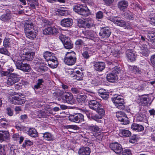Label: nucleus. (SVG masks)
Here are the masks:
<instances>
[{
  "label": "nucleus",
  "mask_w": 155,
  "mask_h": 155,
  "mask_svg": "<svg viewBox=\"0 0 155 155\" xmlns=\"http://www.w3.org/2000/svg\"><path fill=\"white\" fill-rule=\"evenodd\" d=\"M105 4L108 5H110L112 4L114 0H103Z\"/></svg>",
  "instance_id": "61"
},
{
  "label": "nucleus",
  "mask_w": 155,
  "mask_h": 155,
  "mask_svg": "<svg viewBox=\"0 0 155 155\" xmlns=\"http://www.w3.org/2000/svg\"><path fill=\"white\" fill-rule=\"evenodd\" d=\"M28 132V135L32 137H36L38 136V133L36 130L33 128H30Z\"/></svg>",
  "instance_id": "32"
},
{
  "label": "nucleus",
  "mask_w": 155,
  "mask_h": 155,
  "mask_svg": "<svg viewBox=\"0 0 155 155\" xmlns=\"http://www.w3.org/2000/svg\"><path fill=\"white\" fill-rule=\"evenodd\" d=\"M65 127L66 129H72L75 130H78V128L77 126L74 125H66Z\"/></svg>",
  "instance_id": "53"
},
{
  "label": "nucleus",
  "mask_w": 155,
  "mask_h": 155,
  "mask_svg": "<svg viewBox=\"0 0 155 155\" xmlns=\"http://www.w3.org/2000/svg\"><path fill=\"white\" fill-rule=\"evenodd\" d=\"M44 82V80L42 79H39L37 81L36 84L34 85L33 88L36 91L37 90L41 87L42 83Z\"/></svg>",
  "instance_id": "34"
},
{
  "label": "nucleus",
  "mask_w": 155,
  "mask_h": 155,
  "mask_svg": "<svg viewBox=\"0 0 155 155\" xmlns=\"http://www.w3.org/2000/svg\"><path fill=\"white\" fill-rule=\"evenodd\" d=\"M122 153L123 155H130L131 154V151L130 149H126L122 151Z\"/></svg>",
  "instance_id": "57"
},
{
  "label": "nucleus",
  "mask_w": 155,
  "mask_h": 155,
  "mask_svg": "<svg viewBox=\"0 0 155 155\" xmlns=\"http://www.w3.org/2000/svg\"><path fill=\"white\" fill-rule=\"evenodd\" d=\"M93 22L91 18H87L84 21L81 19L78 21V25L80 27L90 28L93 26Z\"/></svg>",
  "instance_id": "5"
},
{
  "label": "nucleus",
  "mask_w": 155,
  "mask_h": 155,
  "mask_svg": "<svg viewBox=\"0 0 155 155\" xmlns=\"http://www.w3.org/2000/svg\"><path fill=\"white\" fill-rule=\"evenodd\" d=\"M76 61V54L74 51L67 53L64 58V62L65 64L69 65H72L75 63Z\"/></svg>",
  "instance_id": "2"
},
{
  "label": "nucleus",
  "mask_w": 155,
  "mask_h": 155,
  "mask_svg": "<svg viewBox=\"0 0 155 155\" xmlns=\"http://www.w3.org/2000/svg\"><path fill=\"white\" fill-rule=\"evenodd\" d=\"M58 32V29L54 27H48L43 30V34L45 35L56 34Z\"/></svg>",
  "instance_id": "13"
},
{
  "label": "nucleus",
  "mask_w": 155,
  "mask_h": 155,
  "mask_svg": "<svg viewBox=\"0 0 155 155\" xmlns=\"http://www.w3.org/2000/svg\"><path fill=\"white\" fill-rule=\"evenodd\" d=\"M111 21L118 26L121 27H126L127 24L125 21L120 17H114Z\"/></svg>",
  "instance_id": "12"
},
{
  "label": "nucleus",
  "mask_w": 155,
  "mask_h": 155,
  "mask_svg": "<svg viewBox=\"0 0 155 155\" xmlns=\"http://www.w3.org/2000/svg\"><path fill=\"white\" fill-rule=\"evenodd\" d=\"M89 107L91 109L95 110H97L101 106V104L96 100H92L88 102Z\"/></svg>",
  "instance_id": "16"
},
{
  "label": "nucleus",
  "mask_w": 155,
  "mask_h": 155,
  "mask_svg": "<svg viewBox=\"0 0 155 155\" xmlns=\"http://www.w3.org/2000/svg\"><path fill=\"white\" fill-rule=\"evenodd\" d=\"M154 14L153 13H150L147 18V21H149L152 25H155V20L154 19Z\"/></svg>",
  "instance_id": "36"
},
{
  "label": "nucleus",
  "mask_w": 155,
  "mask_h": 155,
  "mask_svg": "<svg viewBox=\"0 0 155 155\" xmlns=\"http://www.w3.org/2000/svg\"><path fill=\"white\" fill-rule=\"evenodd\" d=\"M89 129L92 131L94 132H97L99 131V128L97 126H90L89 127Z\"/></svg>",
  "instance_id": "49"
},
{
  "label": "nucleus",
  "mask_w": 155,
  "mask_h": 155,
  "mask_svg": "<svg viewBox=\"0 0 155 155\" xmlns=\"http://www.w3.org/2000/svg\"><path fill=\"white\" fill-rule=\"evenodd\" d=\"M107 80L110 82L113 83L118 79L117 75L112 72L108 74L106 76Z\"/></svg>",
  "instance_id": "18"
},
{
  "label": "nucleus",
  "mask_w": 155,
  "mask_h": 155,
  "mask_svg": "<svg viewBox=\"0 0 155 155\" xmlns=\"http://www.w3.org/2000/svg\"><path fill=\"white\" fill-rule=\"evenodd\" d=\"M87 97L85 95H78L77 96V100L78 103L82 105L84 104L87 101Z\"/></svg>",
  "instance_id": "23"
},
{
  "label": "nucleus",
  "mask_w": 155,
  "mask_h": 155,
  "mask_svg": "<svg viewBox=\"0 0 155 155\" xmlns=\"http://www.w3.org/2000/svg\"><path fill=\"white\" fill-rule=\"evenodd\" d=\"M119 121L122 122V124L124 125L127 124L129 123V121L128 120V118L126 115L123 117V118H121V119H120Z\"/></svg>",
  "instance_id": "40"
},
{
  "label": "nucleus",
  "mask_w": 155,
  "mask_h": 155,
  "mask_svg": "<svg viewBox=\"0 0 155 155\" xmlns=\"http://www.w3.org/2000/svg\"><path fill=\"white\" fill-rule=\"evenodd\" d=\"M105 64L104 62H96L94 65V68L95 70L98 71H101L105 68Z\"/></svg>",
  "instance_id": "20"
},
{
  "label": "nucleus",
  "mask_w": 155,
  "mask_h": 155,
  "mask_svg": "<svg viewBox=\"0 0 155 155\" xmlns=\"http://www.w3.org/2000/svg\"><path fill=\"white\" fill-rule=\"evenodd\" d=\"M131 128L138 132L144 130V127L141 125L133 123L131 126Z\"/></svg>",
  "instance_id": "27"
},
{
  "label": "nucleus",
  "mask_w": 155,
  "mask_h": 155,
  "mask_svg": "<svg viewBox=\"0 0 155 155\" xmlns=\"http://www.w3.org/2000/svg\"><path fill=\"white\" fill-rule=\"evenodd\" d=\"M109 93L108 92H105L102 94H100V96L104 100H106L108 98Z\"/></svg>",
  "instance_id": "52"
},
{
  "label": "nucleus",
  "mask_w": 155,
  "mask_h": 155,
  "mask_svg": "<svg viewBox=\"0 0 155 155\" xmlns=\"http://www.w3.org/2000/svg\"><path fill=\"white\" fill-rule=\"evenodd\" d=\"M0 53L8 56L10 54L7 50L5 48H2L0 49Z\"/></svg>",
  "instance_id": "46"
},
{
  "label": "nucleus",
  "mask_w": 155,
  "mask_h": 155,
  "mask_svg": "<svg viewBox=\"0 0 155 155\" xmlns=\"http://www.w3.org/2000/svg\"><path fill=\"white\" fill-rule=\"evenodd\" d=\"M96 137L97 139L99 140H102L103 136L100 134H98L97 133H95V135H94Z\"/></svg>",
  "instance_id": "63"
},
{
  "label": "nucleus",
  "mask_w": 155,
  "mask_h": 155,
  "mask_svg": "<svg viewBox=\"0 0 155 155\" xmlns=\"http://www.w3.org/2000/svg\"><path fill=\"white\" fill-rule=\"evenodd\" d=\"M82 55L84 58L87 59L88 58L90 57L88 52L87 51H85L84 52L82 53Z\"/></svg>",
  "instance_id": "60"
},
{
  "label": "nucleus",
  "mask_w": 155,
  "mask_h": 155,
  "mask_svg": "<svg viewBox=\"0 0 155 155\" xmlns=\"http://www.w3.org/2000/svg\"><path fill=\"white\" fill-rule=\"evenodd\" d=\"M125 114L121 111H118L116 113V116L118 118V120L119 121L120 119L123 118V117L126 116Z\"/></svg>",
  "instance_id": "44"
},
{
  "label": "nucleus",
  "mask_w": 155,
  "mask_h": 155,
  "mask_svg": "<svg viewBox=\"0 0 155 155\" xmlns=\"http://www.w3.org/2000/svg\"><path fill=\"white\" fill-rule=\"evenodd\" d=\"M103 17V14L102 12L99 11L96 14V17L97 18L101 19Z\"/></svg>",
  "instance_id": "58"
},
{
  "label": "nucleus",
  "mask_w": 155,
  "mask_h": 155,
  "mask_svg": "<svg viewBox=\"0 0 155 155\" xmlns=\"http://www.w3.org/2000/svg\"><path fill=\"white\" fill-rule=\"evenodd\" d=\"M84 44V41L81 39L77 40L75 42V44L76 45H82Z\"/></svg>",
  "instance_id": "56"
},
{
  "label": "nucleus",
  "mask_w": 155,
  "mask_h": 155,
  "mask_svg": "<svg viewBox=\"0 0 155 155\" xmlns=\"http://www.w3.org/2000/svg\"><path fill=\"white\" fill-rule=\"evenodd\" d=\"M121 71V69L120 68V67L115 66L114 67L112 68V73L116 74L117 75L120 73Z\"/></svg>",
  "instance_id": "42"
},
{
  "label": "nucleus",
  "mask_w": 155,
  "mask_h": 155,
  "mask_svg": "<svg viewBox=\"0 0 155 155\" xmlns=\"http://www.w3.org/2000/svg\"><path fill=\"white\" fill-rule=\"evenodd\" d=\"M48 64L49 66L53 68H56L58 64V61H57V58L55 57H53V58L51 59V60L48 61Z\"/></svg>",
  "instance_id": "24"
},
{
  "label": "nucleus",
  "mask_w": 155,
  "mask_h": 155,
  "mask_svg": "<svg viewBox=\"0 0 155 155\" xmlns=\"http://www.w3.org/2000/svg\"><path fill=\"white\" fill-rule=\"evenodd\" d=\"M11 38H5L3 41V46L5 48L9 47L10 45Z\"/></svg>",
  "instance_id": "39"
},
{
  "label": "nucleus",
  "mask_w": 155,
  "mask_h": 155,
  "mask_svg": "<svg viewBox=\"0 0 155 155\" xmlns=\"http://www.w3.org/2000/svg\"><path fill=\"white\" fill-rule=\"evenodd\" d=\"M147 37L149 40L150 39V41L153 42L154 39H155V33L150 31L147 33Z\"/></svg>",
  "instance_id": "37"
},
{
  "label": "nucleus",
  "mask_w": 155,
  "mask_h": 155,
  "mask_svg": "<svg viewBox=\"0 0 155 155\" xmlns=\"http://www.w3.org/2000/svg\"><path fill=\"white\" fill-rule=\"evenodd\" d=\"M43 137L45 140L48 141H51L54 140L53 136L51 133L48 132H46L43 134Z\"/></svg>",
  "instance_id": "31"
},
{
  "label": "nucleus",
  "mask_w": 155,
  "mask_h": 155,
  "mask_svg": "<svg viewBox=\"0 0 155 155\" xmlns=\"http://www.w3.org/2000/svg\"><path fill=\"white\" fill-rule=\"evenodd\" d=\"M100 115H104L105 114V111L104 109L102 108V106L99 107V108H98L97 110H95Z\"/></svg>",
  "instance_id": "48"
},
{
  "label": "nucleus",
  "mask_w": 155,
  "mask_h": 155,
  "mask_svg": "<svg viewBox=\"0 0 155 155\" xmlns=\"http://www.w3.org/2000/svg\"><path fill=\"white\" fill-rule=\"evenodd\" d=\"M61 40L65 48L70 49L73 48V44L70 39L68 38H64Z\"/></svg>",
  "instance_id": "17"
},
{
  "label": "nucleus",
  "mask_w": 155,
  "mask_h": 155,
  "mask_svg": "<svg viewBox=\"0 0 155 155\" xmlns=\"http://www.w3.org/2000/svg\"><path fill=\"white\" fill-rule=\"evenodd\" d=\"M25 33L26 36L31 39H34L37 34V31L33 29L31 31L25 30Z\"/></svg>",
  "instance_id": "19"
},
{
  "label": "nucleus",
  "mask_w": 155,
  "mask_h": 155,
  "mask_svg": "<svg viewBox=\"0 0 155 155\" xmlns=\"http://www.w3.org/2000/svg\"><path fill=\"white\" fill-rule=\"evenodd\" d=\"M112 101L116 107L120 109H123L125 108V106L123 102L124 99L120 97V96L113 97L112 99Z\"/></svg>",
  "instance_id": "6"
},
{
  "label": "nucleus",
  "mask_w": 155,
  "mask_h": 155,
  "mask_svg": "<svg viewBox=\"0 0 155 155\" xmlns=\"http://www.w3.org/2000/svg\"><path fill=\"white\" fill-rule=\"evenodd\" d=\"M73 20L70 18H64L61 21V25L63 27H69L72 26Z\"/></svg>",
  "instance_id": "15"
},
{
  "label": "nucleus",
  "mask_w": 155,
  "mask_h": 155,
  "mask_svg": "<svg viewBox=\"0 0 155 155\" xmlns=\"http://www.w3.org/2000/svg\"><path fill=\"white\" fill-rule=\"evenodd\" d=\"M0 133V140L2 141L5 140H8L9 137V134L8 131H2Z\"/></svg>",
  "instance_id": "26"
},
{
  "label": "nucleus",
  "mask_w": 155,
  "mask_h": 155,
  "mask_svg": "<svg viewBox=\"0 0 155 155\" xmlns=\"http://www.w3.org/2000/svg\"><path fill=\"white\" fill-rule=\"evenodd\" d=\"M33 144V143L29 140H25V142L23 143L22 146L25 147L26 146H30Z\"/></svg>",
  "instance_id": "51"
},
{
  "label": "nucleus",
  "mask_w": 155,
  "mask_h": 155,
  "mask_svg": "<svg viewBox=\"0 0 155 155\" xmlns=\"http://www.w3.org/2000/svg\"><path fill=\"white\" fill-rule=\"evenodd\" d=\"M38 116L40 117H44L45 116V113L44 111H40V112H38Z\"/></svg>",
  "instance_id": "64"
},
{
  "label": "nucleus",
  "mask_w": 155,
  "mask_h": 155,
  "mask_svg": "<svg viewBox=\"0 0 155 155\" xmlns=\"http://www.w3.org/2000/svg\"><path fill=\"white\" fill-rule=\"evenodd\" d=\"M137 136L136 135H133L129 139V141L130 143H134L137 141Z\"/></svg>",
  "instance_id": "45"
},
{
  "label": "nucleus",
  "mask_w": 155,
  "mask_h": 155,
  "mask_svg": "<svg viewBox=\"0 0 155 155\" xmlns=\"http://www.w3.org/2000/svg\"><path fill=\"white\" fill-rule=\"evenodd\" d=\"M17 74L14 73H11L7 80V84L9 85H12L19 80Z\"/></svg>",
  "instance_id": "8"
},
{
  "label": "nucleus",
  "mask_w": 155,
  "mask_h": 155,
  "mask_svg": "<svg viewBox=\"0 0 155 155\" xmlns=\"http://www.w3.org/2000/svg\"><path fill=\"white\" fill-rule=\"evenodd\" d=\"M34 29V26L32 23L30 21H28L26 22L24 25V30L30 31V30Z\"/></svg>",
  "instance_id": "30"
},
{
  "label": "nucleus",
  "mask_w": 155,
  "mask_h": 155,
  "mask_svg": "<svg viewBox=\"0 0 155 155\" xmlns=\"http://www.w3.org/2000/svg\"><path fill=\"white\" fill-rule=\"evenodd\" d=\"M11 18V12L9 11H6V13L0 17V19L4 21H8Z\"/></svg>",
  "instance_id": "25"
},
{
  "label": "nucleus",
  "mask_w": 155,
  "mask_h": 155,
  "mask_svg": "<svg viewBox=\"0 0 155 155\" xmlns=\"http://www.w3.org/2000/svg\"><path fill=\"white\" fill-rule=\"evenodd\" d=\"M63 99L64 102L71 104H73L75 102L72 95L69 93H67L63 95Z\"/></svg>",
  "instance_id": "10"
},
{
  "label": "nucleus",
  "mask_w": 155,
  "mask_h": 155,
  "mask_svg": "<svg viewBox=\"0 0 155 155\" xmlns=\"http://www.w3.org/2000/svg\"><path fill=\"white\" fill-rule=\"evenodd\" d=\"M81 89L76 87H72L71 88V91L72 93L74 94L78 95L80 94L81 91Z\"/></svg>",
  "instance_id": "43"
},
{
  "label": "nucleus",
  "mask_w": 155,
  "mask_h": 155,
  "mask_svg": "<svg viewBox=\"0 0 155 155\" xmlns=\"http://www.w3.org/2000/svg\"><path fill=\"white\" fill-rule=\"evenodd\" d=\"M110 147L112 150L117 154H120L123 151V149L121 145L117 142L111 143Z\"/></svg>",
  "instance_id": "7"
},
{
  "label": "nucleus",
  "mask_w": 155,
  "mask_h": 155,
  "mask_svg": "<svg viewBox=\"0 0 155 155\" xmlns=\"http://www.w3.org/2000/svg\"><path fill=\"white\" fill-rule=\"evenodd\" d=\"M119 134L122 137H127L131 135V133L129 130L125 129L120 130Z\"/></svg>",
  "instance_id": "29"
},
{
  "label": "nucleus",
  "mask_w": 155,
  "mask_h": 155,
  "mask_svg": "<svg viewBox=\"0 0 155 155\" xmlns=\"http://www.w3.org/2000/svg\"><path fill=\"white\" fill-rule=\"evenodd\" d=\"M126 56L128 61L133 62L135 61L137 56L132 50L128 49L126 52Z\"/></svg>",
  "instance_id": "14"
},
{
  "label": "nucleus",
  "mask_w": 155,
  "mask_h": 155,
  "mask_svg": "<svg viewBox=\"0 0 155 155\" xmlns=\"http://www.w3.org/2000/svg\"><path fill=\"white\" fill-rule=\"evenodd\" d=\"M8 115L10 116H12L13 115V113L11 109L9 108H7L6 109Z\"/></svg>",
  "instance_id": "62"
},
{
  "label": "nucleus",
  "mask_w": 155,
  "mask_h": 155,
  "mask_svg": "<svg viewBox=\"0 0 155 155\" xmlns=\"http://www.w3.org/2000/svg\"><path fill=\"white\" fill-rule=\"evenodd\" d=\"M151 63L154 67H155V54L152 55L150 58Z\"/></svg>",
  "instance_id": "59"
},
{
  "label": "nucleus",
  "mask_w": 155,
  "mask_h": 155,
  "mask_svg": "<svg viewBox=\"0 0 155 155\" xmlns=\"http://www.w3.org/2000/svg\"><path fill=\"white\" fill-rule=\"evenodd\" d=\"M89 81L91 84L94 86L97 85L99 83L98 78L97 77L91 80L89 79Z\"/></svg>",
  "instance_id": "41"
},
{
  "label": "nucleus",
  "mask_w": 155,
  "mask_h": 155,
  "mask_svg": "<svg viewBox=\"0 0 155 155\" xmlns=\"http://www.w3.org/2000/svg\"><path fill=\"white\" fill-rule=\"evenodd\" d=\"M74 11L78 14L84 16H87L90 14V11L87 8L78 5L74 6Z\"/></svg>",
  "instance_id": "3"
},
{
  "label": "nucleus",
  "mask_w": 155,
  "mask_h": 155,
  "mask_svg": "<svg viewBox=\"0 0 155 155\" xmlns=\"http://www.w3.org/2000/svg\"><path fill=\"white\" fill-rule=\"evenodd\" d=\"M9 101L11 103L15 104H22L25 102L24 99L19 96H13L9 98Z\"/></svg>",
  "instance_id": "9"
},
{
  "label": "nucleus",
  "mask_w": 155,
  "mask_h": 155,
  "mask_svg": "<svg viewBox=\"0 0 155 155\" xmlns=\"http://www.w3.org/2000/svg\"><path fill=\"white\" fill-rule=\"evenodd\" d=\"M124 17L128 20H133L134 15L131 13L125 12L124 15Z\"/></svg>",
  "instance_id": "38"
},
{
  "label": "nucleus",
  "mask_w": 155,
  "mask_h": 155,
  "mask_svg": "<svg viewBox=\"0 0 155 155\" xmlns=\"http://www.w3.org/2000/svg\"><path fill=\"white\" fill-rule=\"evenodd\" d=\"M90 153V149L88 147H82L78 151L79 155H89Z\"/></svg>",
  "instance_id": "21"
},
{
  "label": "nucleus",
  "mask_w": 155,
  "mask_h": 155,
  "mask_svg": "<svg viewBox=\"0 0 155 155\" xmlns=\"http://www.w3.org/2000/svg\"><path fill=\"white\" fill-rule=\"evenodd\" d=\"M111 33L110 28L104 27L101 28L99 35L101 38H107L110 36Z\"/></svg>",
  "instance_id": "11"
},
{
  "label": "nucleus",
  "mask_w": 155,
  "mask_h": 155,
  "mask_svg": "<svg viewBox=\"0 0 155 155\" xmlns=\"http://www.w3.org/2000/svg\"><path fill=\"white\" fill-rule=\"evenodd\" d=\"M76 74L73 76L74 78L78 80H82L83 74L81 72L79 71H76Z\"/></svg>",
  "instance_id": "35"
},
{
  "label": "nucleus",
  "mask_w": 155,
  "mask_h": 155,
  "mask_svg": "<svg viewBox=\"0 0 155 155\" xmlns=\"http://www.w3.org/2000/svg\"><path fill=\"white\" fill-rule=\"evenodd\" d=\"M152 102V99L150 97H149L148 95L147 97H146V106L150 105Z\"/></svg>",
  "instance_id": "55"
},
{
  "label": "nucleus",
  "mask_w": 155,
  "mask_h": 155,
  "mask_svg": "<svg viewBox=\"0 0 155 155\" xmlns=\"http://www.w3.org/2000/svg\"><path fill=\"white\" fill-rule=\"evenodd\" d=\"M87 116L90 120H93L98 122L101 121L100 120L102 118V116L101 115L97 114L94 115L90 113H89V115H87Z\"/></svg>",
  "instance_id": "28"
},
{
  "label": "nucleus",
  "mask_w": 155,
  "mask_h": 155,
  "mask_svg": "<svg viewBox=\"0 0 155 155\" xmlns=\"http://www.w3.org/2000/svg\"><path fill=\"white\" fill-rule=\"evenodd\" d=\"M21 56L18 54H14L11 57L14 62L17 68L24 72H28L31 69L30 65L27 63H23L24 60L28 61H32L35 55V53L31 50L25 48L21 51Z\"/></svg>",
  "instance_id": "1"
},
{
  "label": "nucleus",
  "mask_w": 155,
  "mask_h": 155,
  "mask_svg": "<svg viewBox=\"0 0 155 155\" xmlns=\"http://www.w3.org/2000/svg\"><path fill=\"white\" fill-rule=\"evenodd\" d=\"M47 68L45 66H40L37 68V71L41 73H43L47 70Z\"/></svg>",
  "instance_id": "47"
},
{
  "label": "nucleus",
  "mask_w": 155,
  "mask_h": 155,
  "mask_svg": "<svg viewBox=\"0 0 155 155\" xmlns=\"http://www.w3.org/2000/svg\"><path fill=\"white\" fill-rule=\"evenodd\" d=\"M84 116L81 113H76L70 114L68 117L69 120L70 121L79 123L84 121Z\"/></svg>",
  "instance_id": "4"
},
{
  "label": "nucleus",
  "mask_w": 155,
  "mask_h": 155,
  "mask_svg": "<svg viewBox=\"0 0 155 155\" xmlns=\"http://www.w3.org/2000/svg\"><path fill=\"white\" fill-rule=\"evenodd\" d=\"M128 4L127 2L125 0L120 1L118 3V7L120 10L123 11L126 9L128 6Z\"/></svg>",
  "instance_id": "22"
},
{
  "label": "nucleus",
  "mask_w": 155,
  "mask_h": 155,
  "mask_svg": "<svg viewBox=\"0 0 155 155\" xmlns=\"http://www.w3.org/2000/svg\"><path fill=\"white\" fill-rule=\"evenodd\" d=\"M27 1L28 4L30 5L31 7L34 8H35V6L38 5V2H31L30 0H27Z\"/></svg>",
  "instance_id": "50"
},
{
  "label": "nucleus",
  "mask_w": 155,
  "mask_h": 155,
  "mask_svg": "<svg viewBox=\"0 0 155 155\" xmlns=\"http://www.w3.org/2000/svg\"><path fill=\"white\" fill-rule=\"evenodd\" d=\"M7 121L5 119H2L0 122V125L2 127H5L8 125V124L6 123Z\"/></svg>",
  "instance_id": "54"
},
{
  "label": "nucleus",
  "mask_w": 155,
  "mask_h": 155,
  "mask_svg": "<svg viewBox=\"0 0 155 155\" xmlns=\"http://www.w3.org/2000/svg\"><path fill=\"white\" fill-rule=\"evenodd\" d=\"M43 57L46 60L48 61L53 58V57H55L52 55V53L51 52L46 51L43 54Z\"/></svg>",
  "instance_id": "33"
}]
</instances>
